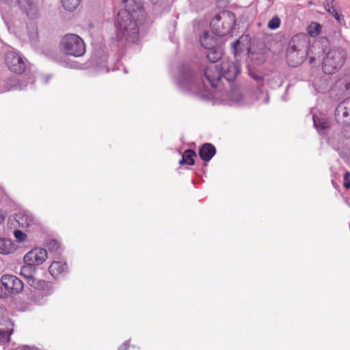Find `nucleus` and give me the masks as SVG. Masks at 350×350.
I'll return each instance as SVG.
<instances>
[{
    "instance_id": "nucleus-1",
    "label": "nucleus",
    "mask_w": 350,
    "mask_h": 350,
    "mask_svg": "<svg viewBox=\"0 0 350 350\" xmlns=\"http://www.w3.org/2000/svg\"><path fill=\"white\" fill-rule=\"evenodd\" d=\"M126 8L121 10L116 22V40L135 43L139 38V25L145 18V11L139 2L124 0Z\"/></svg>"
},
{
    "instance_id": "nucleus-2",
    "label": "nucleus",
    "mask_w": 350,
    "mask_h": 350,
    "mask_svg": "<svg viewBox=\"0 0 350 350\" xmlns=\"http://www.w3.org/2000/svg\"><path fill=\"white\" fill-rule=\"evenodd\" d=\"M236 23L234 14L230 11H223L217 14L211 22L213 33L224 36L230 33Z\"/></svg>"
},
{
    "instance_id": "nucleus-3",
    "label": "nucleus",
    "mask_w": 350,
    "mask_h": 350,
    "mask_svg": "<svg viewBox=\"0 0 350 350\" xmlns=\"http://www.w3.org/2000/svg\"><path fill=\"white\" fill-rule=\"evenodd\" d=\"M61 50L67 55L81 57L85 53V45L83 39L77 34H66L60 42Z\"/></svg>"
},
{
    "instance_id": "nucleus-4",
    "label": "nucleus",
    "mask_w": 350,
    "mask_h": 350,
    "mask_svg": "<svg viewBox=\"0 0 350 350\" xmlns=\"http://www.w3.org/2000/svg\"><path fill=\"white\" fill-rule=\"evenodd\" d=\"M343 64L342 57L335 50L329 51L323 62L322 68L325 73L332 74L340 68Z\"/></svg>"
},
{
    "instance_id": "nucleus-5",
    "label": "nucleus",
    "mask_w": 350,
    "mask_h": 350,
    "mask_svg": "<svg viewBox=\"0 0 350 350\" xmlns=\"http://www.w3.org/2000/svg\"><path fill=\"white\" fill-rule=\"evenodd\" d=\"M305 38L302 35H295L290 40L287 49V60L293 67L297 66L300 62H293L294 53L299 52L305 44Z\"/></svg>"
},
{
    "instance_id": "nucleus-6",
    "label": "nucleus",
    "mask_w": 350,
    "mask_h": 350,
    "mask_svg": "<svg viewBox=\"0 0 350 350\" xmlns=\"http://www.w3.org/2000/svg\"><path fill=\"white\" fill-rule=\"evenodd\" d=\"M47 258V252L42 248H35L27 253L23 258L24 262L31 267L42 265Z\"/></svg>"
},
{
    "instance_id": "nucleus-7",
    "label": "nucleus",
    "mask_w": 350,
    "mask_h": 350,
    "mask_svg": "<svg viewBox=\"0 0 350 350\" xmlns=\"http://www.w3.org/2000/svg\"><path fill=\"white\" fill-rule=\"evenodd\" d=\"M220 65L221 75L228 81H234L240 72V66L234 62L224 59Z\"/></svg>"
},
{
    "instance_id": "nucleus-8",
    "label": "nucleus",
    "mask_w": 350,
    "mask_h": 350,
    "mask_svg": "<svg viewBox=\"0 0 350 350\" xmlns=\"http://www.w3.org/2000/svg\"><path fill=\"white\" fill-rule=\"evenodd\" d=\"M337 122L342 125H350V98L341 102L335 111Z\"/></svg>"
},
{
    "instance_id": "nucleus-9",
    "label": "nucleus",
    "mask_w": 350,
    "mask_h": 350,
    "mask_svg": "<svg viewBox=\"0 0 350 350\" xmlns=\"http://www.w3.org/2000/svg\"><path fill=\"white\" fill-rule=\"evenodd\" d=\"M1 282L4 288L12 294L19 293L23 289V282L15 275H3L1 278Z\"/></svg>"
},
{
    "instance_id": "nucleus-10",
    "label": "nucleus",
    "mask_w": 350,
    "mask_h": 350,
    "mask_svg": "<svg viewBox=\"0 0 350 350\" xmlns=\"http://www.w3.org/2000/svg\"><path fill=\"white\" fill-rule=\"evenodd\" d=\"M204 76L212 87L217 88L222 78L221 65L208 64L204 70Z\"/></svg>"
},
{
    "instance_id": "nucleus-11",
    "label": "nucleus",
    "mask_w": 350,
    "mask_h": 350,
    "mask_svg": "<svg viewBox=\"0 0 350 350\" xmlns=\"http://www.w3.org/2000/svg\"><path fill=\"white\" fill-rule=\"evenodd\" d=\"M28 284L33 288L41 296H48L53 293V286L50 282L35 278H30Z\"/></svg>"
},
{
    "instance_id": "nucleus-12",
    "label": "nucleus",
    "mask_w": 350,
    "mask_h": 350,
    "mask_svg": "<svg viewBox=\"0 0 350 350\" xmlns=\"http://www.w3.org/2000/svg\"><path fill=\"white\" fill-rule=\"evenodd\" d=\"M6 64L12 72L16 74H21L25 70L23 59L16 53H9L7 55Z\"/></svg>"
},
{
    "instance_id": "nucleus-13",
    "label": "nucleus",
    "mask_w": 350,
    "mask_h": 350,
    "mask_svg": "<svg viewBox=\"0 0 350 350\" xmlns=\"http://www.w3.org/2000/svg\"><path fill=\"white\" fill-rule=\"evenodd\" d=\"M14 217L18 227L22 228H31L36 224L34 217L25 211H19L15 213Z\"/></svg>"
},
{
    "instance_id": "nucleus-14",
    "label": "nucleus",
    "mask_w": 350,
    "mask_h": 350,
    "mask_svg": "<svg viewBox=\"0 0 350 350\" xmlns=\"http://www.w3.org/2000/svg\"><path fill=\"white\" fill-rule=\"evenodd\" d=\"M215 154V147L209 143L203 144L199 149V156L205 162L209 161Z\"/></svg>"
},
{
    "instance_id": "nucleus-15",
    "label": "nucleus",
    "mask_w": 350,
    "mask_h": 350,
    "mask_svg": "<svg viewBox=\"0 0 350 350\" xmlns=\"http://www.w3.org/2000/svg\"><path fill=\"white\" fill-rule=\"evenodd\" d=\"M67 264L62 261H53L49 267L51 275L54 278L59 277L67 271Z\"/></svg>"
},
{
    "instance_id": "nucleus-16",
    "label": "nucleus",
    "mask_w": 350,
    "mask_h": 350,
    "mask_svg": "<svg viewBox=\"0 0 350 350\" xmlns=\"http://www.w3.org/2000/svg\"><path fill=\"white\" fill-rule=\"evenodd\" d=\"M197 157L196 152L191 149L185 150L182 155V159L179 161V164L193 165L195 164L194 157Z\"/></svg>"
},
{
    "instance_id": "nucleus-17",
    "label": "nucleus",
    "mask_w": 350,
    "mask_h": 350,
    "mask_svg": "<svg viewBox=\"0 0 350 350\" xmlns=\"http://www.w3.org/2000/svg\"><path fill=\"white\" fill-rule=\"evenodd\" d=\"M202 46L206 49H212L217 44L216 40L210 36L208 32H204L200 38Z\"/></svg>"
},
{
    "instance_id": "nucleus-18",
    "label": "nucleus",
    "mask_w": 350,
    "mask_h": 350,
    "mask_svg": "<svg viewBox=\"0 0 350 350\" xmlns=\"http://www.w3.org/2000/svg\"><path fill=\"white\" fill-rule=\"evenodd\" d=\"M14 251V247L11 240L0 239V254H9Z\"/></svg>"
},
{
    "instance_id": "nucleus-19",
    "label": "nucleus",
    "mask_w": 350,
    "mask_h": 350,
    "mask_svg": "<svg viewBox=\"0 0 350 350\" xmlns=\"http://www.w3.org/2000/svg\"><path fill=\"white\" fill-rule=\"evenodd\" d=\"M221 56V51L215 46L212 48V49H208V52L206 53V57L211 62V64H214L217 60L220 59Z\"/></svg>"
},
{
    "instance_id": "nucleus-20",
    "label": "nucleus",
    "mask_w": 350,
    "mask_h": 350,
    "mask_svg": "<svg viewBox=\"0 0 350 350\" xmlns=\"http://www.w3.org/2000/svg\"><path fill=\"white\" fill-rule=\"evenodd\" d=\"M321 30V25L316 22L311 23L307 28L308 33L311 37L317 36L320 33Z\"/></svg>"
},
{
    "instance_id": "nucleus-21",
    "label": "nucleus",
    "mask_w": 350,
    "mask_h": 350,
    "mask_svg": "<svg viewBox=\"0 0 350 350\" xmlns=\"http://www.w3.org/2000/svg\"><path fill=\"white\" fill-rule=\"evenodd\" d=\"M81 0H62L64 8L69 12L74 11L79 5Z\"/></svg>"
},
{
    "instance_id": "nucleus-22",
    "label": "nucleus",
    "mask_w": 350,
    "mask_h": 350,
    "mask_svg": "<svg viewBox=\"0 0 350 350\" xmlns=\"http://www.w3.org/2000/svg\"><path fill=\"white\" fill-rule=\"evenodd\" d=\"M33 271V267L30 265L23 266L21 269L20 274L25 277L27 279V282H28L30 278H34L31 275V271Z\"/></svg>"
},
{
    "instance_id": "nucleus-23",
    "label": "nucleus",
    "mask_w": 350,
    "mask_h": 350,
    "mask_svg": "<svg viewBox=\"0 0 350 350\" xmlns=\"http://www.w3.org/2000/svg\"><path fill=\"white\" fill-rule=\"evenodd\" d=\"M314 124L317 129L324 130L329 127L327 122L317 117H313Z\"/></svg>"
},
{
    "instance_id": "nucleus-24",
    "label": "nucleus",
    "mask_w": 350,
    "mask_h": 350,
    "mask_svg": "<svg viewBox=\"0 0 350 350\" xmlns=\"http://www.w3.org/2000/svg\"><path fill=\"white\" fill-rule=\"evenodd\" d=\"M46 247L49 251L55 252L59 248L60 243L57 240L51 239L47 242Z\"/></svg>"
},
{
    "instance_id": "nucleus-25",
    "label": "nucleus",
    "mask_w": 350,
    "mask_h": 350,
    "mask_svg": "<svg viewBox=\"0 0 350 350\" xmlns=\"http://www.w3.org/2000/svg\"><path fill=\"white\" fill-rule=\"evenodd\" d=\"M12 329L6 331L0 329V340L5 342H10V335L12 334Z\"/></svg>"
},
{
    "instance_id": "nucleus-26",
    "label": "nucleus",
    "mask_w": 350,
    "mask_h": 350,
    "mask_svg": "<svg viewBox=\"0 0 350 350\" xmlns=\"http://www.w3.org/2000/svg\"><path fill=\"white\" fill-rule=\"evenodd\" d=\"M280 25V19L278 16L272 18L268 23L267 27L271 29H278Z\"/></svg>"
},
{
    "instance_id": "nucleus-27",
    "label": "nucleus",
    "mask_w": 350,
    "mask_h": 350,
    "mask_svg": "<svg viewBox=\"0 0 350 350\" xmlns=\"http://www.w3.org/2000/svg\"><path fill=\"white\" fill-rule=\"evenodd\" d=\"M27 3L28 6L29 7L30 10H33L35 8V5L33 3L30 2L29 0H18V3L21 5V6L27 12V13L29 14V11L27 8H26L24 5V3Z\"/></svg>"
},
{
    "instance_id": "nucleus-28",
    "label": "nucleus",
    "mask_w": 350,
    "mask_h": 350,
    "mask_svg": "<svg viewBox=\"0 0 350 350\" xmlns=\"http://www.w3.org/2000/svg\"><path fill=\"white\" fill-rule=\"evenodd\" d=\"M327 12H329L338 21L340 22L341 20H343L341 14H338V12L333 8V6L329 7L327 8Z\"/></svg>"
},
{
    "instance_id": "nucleus-29",
    "label": "nucleus",
    "mask_w": 350,
    "mask_h": 350,
    "mask_svg": "<svg viewBox=\"0 0 350 350\" xmlns=\"http://www.w3.org/2000/svg\"><path fill=\"white\" fill-rule=\"evenodd\" d=\"M343 186L347 189H350V172L347 171L344 174Z\"/></svg>"
},
{
    "instance_id": "nucleus-30",
    "label": "nucleus",
    "mask_w": 350,
    "mask_h": 350,
    "mask_svg": "<svg viewBox=\"0 0 350 350\" xmlns=\"http://www.w3.org/2000/svg\"><path fill=\"white\" fill-rule=\"evenodd\" d=\"M14 234L16 239L20 241H23L27 238V235L19 230H15Z\"/></svg>"
},
{
    "instance_id": "nucleus-31",
    "label": "nucleus",
    "mask_w": 350,
    "mask_h": 350,
    "mask_svg": "<svg viewBox=\"0 0 350 350\" xmlns=\"http://www.w3.org/2000/svg\"><path fill=\"white\" fill-rule=\"evenodd\" d=\"M241 42L239 40H235L232 43V48L235 55H237L241 51Z\"/></svg>"
},
{
    "instance_id": "nucleus-32",
    "label": "nucleus",
    "mask_w": 350,
    "mask_h": 350,
    "mask_svg": "<svg viewBox=\"0 0 350 350\" xmlns=\"http://www.w3.org/2000/svg\"><path fill=\"white\" fill-rule=\"evenodd\" d=\"M5 219V213L0 210V224L3 223Z\"/></svg>"
},
{
    "instance_id": "nucleus-33",
    "label": "nucleus",
    "mask_w": 350,
    "mask_h": 350,
    "mask_svg": "<svg viewBox=\"0 0 350 350\" xmlns=\"http://www.w3.org/2000/svg\"><path fill=\"white\" fill-rule=\"evenodd\" d=\"M252 77L256 81H262V77L256 75H252Z\"/></svg>"
}]
</instances>
